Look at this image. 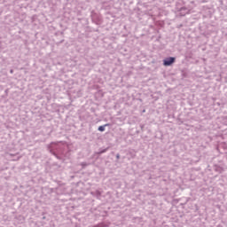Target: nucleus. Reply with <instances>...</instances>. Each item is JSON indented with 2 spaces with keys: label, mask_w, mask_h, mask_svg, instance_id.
I'll use <instances>...</instances> for the list:
<instances>
[{
  "label": "nucleus",
  "mask_w": 227,
  "mask_h": 227,
  "mask_svg": "<svg viewBox=\"0 0 227 227\" xmlns=\"http://www.w3.org/2000/svg\"><path fill=\"white\" fill-rule=\"evenodd\" d=\"M175 61H176V58L168 57L163 60V66L164 67H171V65H173V63H175Z\"/></svg>",
  "instance_id": "nucleus-1"
},
{
  "label": "nucleus",
  "mask_w": 227,
  "mask_h": 227,
  "mask_svg": "<svg viewBox=\"0 0 227 227\" xmlns=\"http://www.w3.org/2000/svg\"><path fill=\"white\" fill-rule=\"evenodd\" d=\"M180 16L181 17H185V15H187V13H189V9H187V7H182L180 10Z\"/></svg>",
  "instance_id": "nucleus-2"
},
{
  "label": "nucleus",
  "mask_w": 227,
  "mask_h": 227,
  "mask_svg": "<svg viewBox=\"0 0 227 227\" xmlns=\"http://www.w3.org/2000/svg\"><path fill=\"white\" fill-rule=\"evenodd\" d=\"M106 127H109V124H105V125L99 126V127L98 128V130L99 132H104V131L106 130Z\"/></svg>",
  "instance_id": "nucleus-3"
},
{
  "label": "nucleus",
  "mask_w": 227,
  "mask_h": 227,
  "mask_svg": "<svg viewBox=\"0 0 227 227\" xmlns=\"http://www.w3.org/2000/svg\"><path fill=\"white\" fill-rule=\"evenodd\" d=\"M223 123L224 125H227V116L223 118Z\"/></svg>",
  "instance_id": "nucleus-4"
},
{
  "label": "nucleus",
  "mask_w": 227,
  "mask_h": 227,
  "mask_svg": "<svg viewBox=\"0 0 227 227\" xmlns=\"http://www.w3.org/2000/svg\"><path fill=\"white\" fill-rule=\"evenodd\" d=\"M11 74H13V69H11Z\"/></svg>",
  "instance_id": "nucleus-5"
},
{
  "label": "nucleus",
  "mask_w": 227,
  "mask_h": 227,
  "mask_svg": "<svg viewBox=\"0 0 227 227\" xmlns=\"http://www.w3.org/2000/svg\"><path fill=\"white\" fill-rule=\"evenodd\" d=\"M58 143H63V141H59V142H58Z\"/></svg>",
  "instance_id": "nucleus-6"
},
{
  "label": "nucleus",
  "mask_w": 227,
  "mask_h": 227,
  "mask_svg": "<svg viewBox=\"0 0 227 227\" xmlns=\"http://www.w3.org/2000/svg\"><path fill=\"white\" fill-rule=\"evenodd\" d=\"M120 158V156L119 155H117V159H119Z\"/></svg>",
  "instance_id": "nucleus-7"
}]
</instances>
